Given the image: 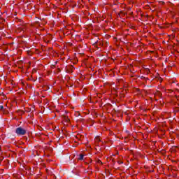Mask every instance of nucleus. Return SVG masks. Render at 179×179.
<instances>
[{
    "label": "nucleus",
    "mask_w": 179,
    "mask_h": 179,
    "mask_svg": "<svg viewBox=\"0 0 179 179\" xmlns=\"http://www.w3.org/2000/svg\"><path fill=\"white\" fill-rule=\"evenodd\" d=\"M15 134L18 136H23V135H26V134H27V129H26V128L19 127L15 129Z\"/></svg>",
    "instance_id": "f257e3e1"
},
{
    "label": "nucleus",
    "mask_w": 179,
    "mask_h": 179,
    "mask_svg": "<svg viewBox=\"0 0 179 179\" xmlns=\"http://www.w3.org/2000/svg\"><path fill=\"white\" fill-rule=\"evenodd\" d=\"M73 69H75V67L72 65L66 66V72H68V73H72V72H73Z\"/></svg>",
    "instance_id": "f03ea898"
},
{
    "label": "nucleus",
    "mask_w": 179,
    "mask_h": 179,
    "mask_svg": "<svg viewBox=\"0 0 179 179\" xmlns=\"http://www.w3.org/2000/svg\"><path fill=\"white\" fill-rule=\"evenodd\" d=\"M64 122H66V124H69V122H71V120L68 116H64Z\"/></svg>",
    "instance_id": "7ed1b4c3"
},
{
    "label": "nucleus",
    "mask_w": 179,
    "mask_h": 179,
    "mask_svg": "<svg viewBox=\"0 0 179 179\" xmlns=\"http://www.w3.org/2000/svg\"><path fill=\"white\" fill-rule=\"evenodd\" d=\"M95 142H96V145H99V143H100V142H101V140H100V137L99 136H96L95 138Z\"/></svg>",
    "instance_id": "20e7f679"
},
{
    "label": "nucleus",
    "mask_w": 179,
    "mask_h": 179,
    "mask_svg": "<svg viewBox=\"0 0 179 179\" xmlns=\"http://www.w3.org/2000/svg\"><path fill=\"white\" fill-rule=\"evenodd\" d=\"M155 97H159V98H162V92H157L156 93H155Z\"/></svg>",
    "instance_id": "39448f33"
},
{
    "label": "nucleus",
    "mask_w": 179,
    "mask_h": 179,
    "mask_svg": "<svg viewBox=\"0 0 179 179\" xmlns=\"http://www.w3.org/2000/svg\"><path fill=\"white\" fill-rule=\"evenodd\" d=\"M125 15H127L126 12L120 11V13L119 14V16H120V17H121L122 16H125Z\"/></svg>",
    "instance_id": "423d86ee"
},
{
    "label": "nucleus",
    "mask_w": 179,
    "mask_h": 179,
    "mask_svg": "<svg viewBox=\"0 0 179 179\" xmlns=\"http://www.w3.org/2000/svg\"><path fill=\"white\" fill-rule=\"evenodd\" d=\"M76 138H77V139H79V141H82V139L83 138V136L80 134H78L76 136Z\"/></svg>",
    "instance_id": "0eeeda50"
},
{
    "label": "nucleus",
    "mask_w": 179,
    "mask_h": 179,
    "mask_svg": "<svg viewBox=\"0 0 179 179\" xmlns=\"http://www.w3.org/2000/svg\"><path fill=\"white\" fill-rule=\"evenodd\" d=\"M85 155H83V154H80L79 157H78V160H83V157Z\"/></svg>",
    "instance_id": "6e6552de"
},
{
    "label": "nucleus",
    "mask_w": 179,
    "mask_h": 179,
    "mask_svg": "<svg viewBox=\"0 0 179 179\" xmlns=\"http://www.w3.org/2000/svg\"><path fill=\"white\" fill-rule=\"evenodd\" d=\"M141 79H142V80H149V78H146V77H145V76H141Z\"/></svg>",
    "instance_id": "1a4fd4ad"
},
{
    "label": "nucleus",
    "mask_w": 179,
    "mask_h": 179,
    "mask_svg": "<svg viewBox=\"0 0 179 179\" xmlns=\"http://www.w3.org/2000/svg\"><path fill=\"white\" fill-rule=\"evenodd\" d=\"M5 108H3V106H0V110L4 111Z\"/></svg>",
    "instance_id": "9d476101"
},
{
    "label": "nucleus",
    "mask_w": 179,
    "mask_h": 179,
    "mask_svg": "<svg viewBox=\"0 0 179 179\" xmlns=\"http://www.w3.org/2000/svg\"><path fill=\"white\" fill-rule=\"evenodd\" d=\"M2 113H3L4 114H8V110L6 109H4Z\"/></svg>",
    "instance_id": "9b49d317"
},
{
    "label": "nucleus",
    "mask_w": 179,
    "mask_h": 179,
    "mask_svg": "<svg viewBox=\"0 0 179 179\" xmlns=\"http://www.w3.org/2000/svg\"><path fill=\"white\" fill-rule=\"evenodd\" d=\"M117 163H118L119 164H122L123 162H122V161H118Z\"/></svg>",
    "instance_id": "f8f14e48"
},
{
    "label": "nucleus",
    "mask_w": 179,
    "mask_h": 179,
    "mask_svg": "<svg viewBox=\"0 0 179 179\" xmlns=\"http://www.w3.org/2000/svg\"><path fill=\"white\" fill-rule=\"evenodd\" d=\"M175 97H176V100H179V96H176Z\"/></svg>",
    "instance_id": "ddd939ff"
},
{
    "label": "nucleus",
    "mask_w": 179,
    "mask_h": 179,
    "mask_svg": "<svg viewBox=\"0 0 179 179\" xmlns=\"http://www.w3.org/2000/svg\"><path fill=\"white\" fill-rule=\"evenodd\" d=\"M45 104H48V100L46 99V100L45 101Z\"/></svg>",
    "instance_id": "4468645a"
},
{
    "label": "nucleus",
    "mask_w": 179,
    "mask_h": 179,
    "mask_svg": "<svg viewBox=\"0 0 179 179\" xmlns=\"http://www.w3.org/2000/svg\"><path fill=\"white\" fill-rule=\"evenodd\" d=\"M146 72H147V73H149V72H150V70L147 69V70H146Z\"/></svg>",
    "instance_id": "2eb2a0df"
},
{
    "label": "nucleus",
    "mask_w": 179,
    "mask_h": 179,
    "mask_svg": "<svg viewBox=\"0 0 179 179\" xmlns=\"http://www.w3.org/2000/svg\"><path fill=\"white\" fill-rule=\"evenodd\" d=\"M17 22H22V20H17Z\"/></svg>",
    "instance_id": "dca6fc26"
},
{
    "label": "nucleus",
    "mask_w": 179,
    "mask_h": 179,
    "mask_svg": "<svg viewBox=\"0 0 179 179\" xmlns=\"http://www.w3.org/2000/svg\"><path fill=\"white\" fill-rule=\"evenodd\" d=\"M22 31H24V29H22Z\"/></svg>",
    "instance_id": "f3484780"
}]
</instances>
